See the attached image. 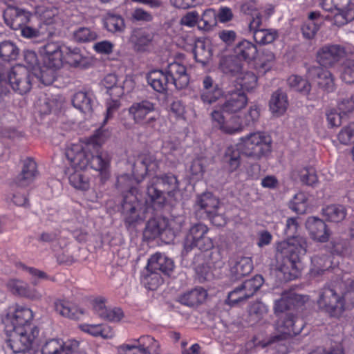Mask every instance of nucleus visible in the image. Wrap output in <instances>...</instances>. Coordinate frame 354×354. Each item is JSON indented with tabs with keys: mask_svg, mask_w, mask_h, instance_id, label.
Masks as SVG:
<instances>
[{
	"mask_svg": "<svg viewBox=\"0 0 354 354\" xmlns=\"http://www.w3.org/2000/svg\"><path fill=\"white\" fill-rule=\"evenodd\" d=\"M33 317L29 308L19 305L8 308L3 322L8 335L7 344L13 353L28 351L38 337L39 329L32 323Z\"/></svg>",
	"mask_w": 354,
	"mask_h": 354,
	"instance_id": "nucleus-1",
	"label": "nucleus"
},
{
	"mask_svg": "<svg viewBox=\"0 0 354 354\" xmlns=\"http://www.w3.org/2000/svg\"><path fill=\"white\" fill-rule=\"evenodd\" d=\"M248 98L242 91L229 92L225 102L216 106L210 113L212 125L226 134H235L243 131L239 113L247 106Z\"/></svg>",
	"mask_w": 354,
	"mask_h": 354,
	"instance_id": "nucleus-2",
	"label": "nucleus"
},
{
	"mask_svg": "<svg viewBox=\"0 0 354 354\" xmlns=\"http://www.w3.org/2000/svg\"><path fill=\"white\" fill-rule=\"evenodd\" d=\"M299 227L296 218H288L286 220L285 233L289 236L286 240L279 242L277 245V251L287 259L286 265L282 268L283 272L291 268L290 277L295 278L299 273L300 260L306 253L307 242L304 237L295 236Z\"/></svg>",
	"mask_w": 354,
	"mask_h": 354,
	"instance_id": "nucleus-3",
	"label": "nucleus"
},
{
	"mask_svg": "<svg viewBox=\"0 0 354 354\" xmlns=\"http://www.w3.org/2000/svg\"><path fill=\"white\" fill-rule=\"evenodd\" d=\"M65 156L73 168L86 169L88 167L96 171H104L109 165L106 153L100 152L93 156L86 150L82 143L71 144L67 147Z\"/></svg>",
	"mask_w": 354,
	"mask_h": 354,
	"instance_id": "nucleus-4",
	"label": "nucleus"
},
{
	"mask_svg": "<svg viewBox=\"0 0 354 354\" xmlns=\"http://www.w3.org/2000/svg\"><path fill=\"white\" fill-rule=\"evenodd\" d=\"M179 190V183L176 176L166 174L154 176L149 181L147 188V202L154 208H160L166 203L165 192L169 197H174Z\"/></svg>",
	"mask_w": 354,
	"mask_h": 354,
	"instance_id": "nucleus-5",
	"label": "nucleus"
},
{
	"mask_svg": "<svg viewBox=\"0 0 354 354\" xmlns=\"http://www.w3.org/2000/svg\"><path fill=\"white\" fill-rule=\"evenodd\" d=\"M271 138L266 133H250L239 139L237 143L241 154L254 160H260L271 151Z\"/></svg>",
	"mask_w": 354,
	"mask_h": 354,
	"instance_id": "nucleus-6",
	"label": "nucleus"
},
{
	"mask_svg": "<svg viewBox=\"0 0 354 354\" xmlns=\"http://www.w3.org/2000/svg\"><path fill=\"white\" fill-rule=\"evenodd\" d=\"M317 304L319 309L330 317L339 318L345 310L348 309L344 301V294L340 296L329 287L321 290Z\"/></svg>",
	"mask_w": 354,
	"mask_h": 354,
	"instance_id": "nucleus-7",
	"label": "nucleus"
},
{
	"mask_svg": "<svg viewBox=\"0 0 354 354\" xmlns=\"http://www.w3.org/2000/svg\"><path fill=\"white\" fill-rule=\"evenodd\" d=\"M32 75L24 66H13L6 75L0 72V80L8 83L12 90L21 95L29 92L32 87Z\"/></svg>",
	"mask_w": 354,
	"mask_h": 354,
	"instance_id": "nucleus-8",
	"label": "nucleus"
},
{
	"mask_svg": "<svg viewBox=\"0 0 354 354\" xmlns=\"http://www.w3.org/2000/svg\"><path fill=\"white\" fill-rule=\"evenodd\" d=\"M321 6L332 14L339 26L354 20V0H322Z\"/></svg>",
	"mask_w": 354,
	"mask_h": 354,
	"instance_id": "nucleus-9",
	"label": "nucleus"
},
{
	"mask_svg": "<svg viewBox=\"0 0 354 354\" xmlns=\"http://www.w3.org/2000/svg\"><path fill=\"white\" fill-rule=\"evenodd\" d=\"M209 228L203 223L193 225L184 241L183 253H187L194 248L208 250L213 248L212 239L207 236Z\"/></svg>",
	"mask_w": 354,
	"mask_h": 354,
	"instance_id": "nucleus-10",
	"label": "nucleus"
},
{
	"mask_svg": "<svg viewBox=\"0 0 354 354\" xmlns=\"http://www.w3.org/2000/svg\"><path fill=\"white\" fill-rule=\"evenodd\" d=\"M119 354H160L158 342L149 335L141 336L118 348Z\"/></svg>",
	"mask_w": 354,
	"mask_h": 354,
	"instance_id": "nucleus-11",
	"label": "nucleus"
},
{
	"mask_svg": "<svg viewBox=\"0 0 354 354\" xmlns=\"http://www.w3.org/2000/svg\"><path fill=\"white\" fill-rule=\"evenodd\" d=\"M263 282V278L259 274L250 279L245 280L239 286L229 292L226 303L233 306L248 299L259 290Z\"/></svg>",
	"mask_w": 354,
	"mask_h": 354,
	"instance_id": "nucleus-12",
	"label": "nucleus"
},
{
	"mask_svg": "<svg viewBox=\"0 0 354 354\" xmlns=\"http://www.w3.org/2000/svg\"><path fill=\"white\" fill-rule=\"evenodd\" d=\"M155 104L147 100L133 102L128 109V113L134 123L151 126L157 118L153 113Z\"/></svg>",
	"mask_w": 354,
	"mask_h": 354,
	"instance_id": "nucleus-13",
	"label": "nucleus"
},
{
	"mask_svg": "<svg viewBox=\"0 0 354 354\" xmlns=\"http://www.w3.org/2000/svg\"><path fill=\"white\" fill-rule=\"evenodd\" d=\"M106 88V92L113 97H120L125 93H129L134 86L131 78L125 77L120 81L116 75L109 74L104 77L102 82Z\"/></svg>",
	"mask_w": 354,
	"mask_h": 354,
	"instance_id": "nucleus-14",
	"label": "nucleus"
},
{
	"mask_svg": "<svg viewBox=\"0 0 354 354\" xmlns=\"http://www.w3.org/2000/svg\"><path fill=\"white\" fill-rule=\"evenodd\" d=\"M78 348L79 342L75 339H50L43 345L41 354H81Z\"/></svg>",
	"mask_w": 354,
	"mask_h": 354,
	"instance_id": "nucleus-15",
	"label": "nucleus"
},
{
	"mask_svg": "<svg viewBox=\"0 0 354 354\" xmlns=\"http://www.w3.org/2000/svg\"><path fill=\"white\" fill-rule=\"evenodd\" d=\"M346 55L345 48L337 44L325 45L317 53V59L323 66H333Z\"/></svg>",
	"mask_w": 354,
	"mask_h": 354,
	"instance_id": "nucleus-16",
	"label": "nucleus"
},
{
	"mask_svg": "<svg viewBox=\"0 0 354 354\" xmlns=\"http://www.w3.org/2000/svg\"><path fill=\"white\" fill-rule=\"evenodd\" d=\"M106 299L103 297L95 298L93 301V308L100 318L110 322H119L124 317L123 310L119 307H106Z\"/></svg>",
	"mask_w": 354,
	"mask_h": 354,
	"instance_id": "nucleus-17",
	"label": "nucleus"
},
{
	"mask_svg": "<svg viewBox=\"0 0 354 354\" xmlns=\"http://www.w3.org/2000/svg\"><path fill=\"white\" fill-rule=\"evenodd\" d=\"M44 64L49 68H59L62 65L63 48L59 44L50 42L39 48Z\"/></svg>",
	"mask_w": 354,
	"mask_h": 354,
	"instance_id": "nucleus-18",
	"label": "nucleus"
},
{
	"mask_svg": "<svg viewBox=\"0 0 354 354\" xmlns=\"http://www.w3.org/2000/svg\"><path fill=\"white\" fill-rule=\"evenodd\" d=\"M139 202L133 194L129 193L124 197L122 208L125 224L127 226L135 225L143 220L139 212Z\"/></svg>",
	"mask_w": 354,
	"mask_h": 354,
	"instance_id": "nucleus-19",
	"label": "nucleus"
},
{
	"mask_svg": "<svg viewBox=\"0 0 354 354\" xmlns=\"http://www.w3.org/2000/svg\"><path fill=\"white\" fill-rule=\"evenodd\" d=\"M32 13L22 8L10 7L3 14L6 24L13 30H18L28 23Z\"/></svg>",
	"mask_w": 354,
	"mask_h": 354,
	"instance_id": "nucleus-20",
	"label": "nucleus"
},
{
	"mask_svg": "<svg viewBox=\"0 0 354 354\" xmlns=\"http://www.w3.org/2000/svg\"><path fill=\"white\" fill-rule=\"evenodd\" d=\"M165 71L176 88L182 89L188 85L189 77L183 64L174 62L169 64Z\"/></svg>",
	"mask_w": 354,
	"mask_h": 354,
	"instance_id": "nucleus-21",
	"label": "nucleus"
},
{
	"mask_svg": "<svg viewBox=\"0 0 354 354\" xmlns=\"http://www.w3.org/2000/svg\"><path fill=\"white\" fill-rule=\"evenodd\" d=\"M310 77H317L319 87L327 93L335 90V79L333 74L328 70L319 66H311L308 69Z\"/></svg>",
	"mask_w": 354,
	"mask_h": 354,
	"instance_id": "nucleus-22",
	"label": "nucleus"
},
{
	"mask_svg": "<svg viewBox=\"0 0 354 354\" xmlns=\"http://www.w3.org/2000/svg\"><path fill=\"white\" fill-rule=\"evenodd\" d=\"M306 227L313 239L319 242H326L330 236V232L326 223L317 217H310L306 222Z\"/></svg>",
	"mask_w": 354,
	"mask_h": 354,
	"instance_id": "nucleus-23",
	"label": "nucleus"
},
{
	"mask_svg": "<svg viewBox=\"0 0 354 354\" xmlns=\"http://www.w3.org/2000/svg\"><path fill=\"white\" fill-rule=\"evenodd\" d=\"M174 223V221L169 222V221L165 218L150 219L147 222L145 227V235L148 236L149 238H156L167 231H172V233L174 234L173 227Z\"/></svg>",
	"mask_w": 354,
	"mask_h": 354,
	"instance_id": "nucleus-24",
	"label": "nucleus"
},
{
	"mask_svg": "<svg viewBox=\"0 0 354 354\" xmlns=\"http://www.w3.org/2000/svg\"><path fill=\"white\" fill-rule=\"evenodd\" d=\"M305 299L306 297L301 295L284 292L281 295V297L274 302V313L278 315L290 309L292 307L299 306L305 301Z\"/></svg>",
	"mask_w": 354,
	"mask_h": 354,
	"instance_id": "nucleus-25",
	"label": "nucleus"
},
{
	"mask_svg": "<svg viewBox=\"0 0 354 354\" xmlns=\"http://www.w3.org/2000/svg\"><path fill=\"white\" fill-rule=\"evenodd\" d=\"M37 175V164L31 158L24 160L21 173L16 177L15 183L19 187H26L30 185Z\"/></svg>",
	"mask_w": 354,
	"mask_h": 354,
	"instance_id": "nucleus-26",
	"label": "nucleus"
},
{
	"mask_svg": "<svg viewBox=\"0 0 354 354\" xmlns=\"http://www.w3.org/2000/svg\"><path fill=\"white\" fill-rule=\"evenodd\" d=\"M147 79L153 89L159 93H163L173 86L165 70L152 71L147 75Z\"/></svg>",
	"mask_w": 354,
	"mask_h": 354,
	"instance_id": "nucleus-27",
	"label": "nucleus"
},
{
	"mask_svg": "<svg viewBox=\"0 0 354 354\" xmlns=\"http://www.w3.org/2000/svg\"><path fill=\"white\" fill-rule=\"evenodd\" d=\"M41 19L46 25H54L55 28L63 26L67 21L66 14L57 8L46 7L41 11Z\"/></svg>",
	"mask_w": 354,
	"mask_h": 354,
	"instance_id": "nucleus-28",
	"label": "nucleus"
},
{
	"mask_svg": "<svg viewBox=\"0 0 354 354\" xmlns=\"http://www.w3.org/2000/svg\"><path fill=\"white\" fill-rule=\"evenodd\" d=\"M288 105V96L282 90L278 89L272 94L269 101V109L274 116L283 115Z\"/></svg>",
	"mask_w": 354,
	"mask_h": 354,
	"instance_id": "nucleus-29",
	"label": "nucleus"
},
{
	"mask_svg": "<svg viewBox=\"0 0 354 354\" xmlns=\"http://www.w3.org/2000/svg\"><path fill=\"white\" fill-rule=\"evenodd\" d=\"M174 268V261L164 254L157 252L148 260L147 269L149 270H156L169 275Z\"/></svg>",
	"mask_w": 354,
	"mask_h": 354,
	"instance_id": "nucleus-30",
	"label": "nucleus"
},
{
	"mask_svg": "<svg viewBox=\"0 0 354 354\" xmlns=\"http://www.w3.org/2000/svg\"><path fill=\"white\" fill-rule=\"evenodd\" d=\"M207 295V291L203 288H196L180 295L177 301L183 305L193 307L202 304Z\"/></svg>",
	"mask_w": 354,
	"mask_h": 354,
	"instance_id": "nucleus-31",
	"label": "nucleus"
},
{
	"mask_svg": "<svg viewBox=\"0 0 354 354\" xmlns=\"http://www.w3.org/2000/svg\"><path fill=\"white\" fill-rule=\"evenodd\" d=\"M73 67H84L86 57L83 55L80 48L76 46H64L62 62Z\"/></svg>",
	"mask_w": 354,
	"mask_h": 354,
	"instance_id": "nucleus-32",
	"label": "nucleus"
},
{
	"mask_svg": "<svg viewBox=\"0 0 354 354\" xmlns=\"http://www.w3.org/2000/svg\"><path fill=\"white\" fill-rule=\"evenodd\" d=\"M218 205V200L210 193L201 195L196 202L198 209L203 211L208 218H213L216 216Z\"/></svg>",
	"mask_w": 354,
	"mask_h": 354,
	"instance_id": "nucleus-33",
	"label": "nucleus"
},
{
	"mask_svg": "<svg viewBox=\"0 0 354 354\" xmlns=\"http://www.w3.org/2000/svg\"><path fill=\"white\" fill-rule=\"evenodd\" d=\"M253 269L251 258L240 257L232 264L230 267V276L234 280H238L250 274Z\"/></svg>",
	"mask_w": 354,
	"mask_h": 354,
	"instance_id": "nucleus-34",
	"label": "nucleus"
},
{
	"mask_svg": "<svg viewBox=\"0 0 354 354\" xmlns=\"http://www.w3.org/2000/svg\"><path fill=\"white\" fill-rule=\"evenodd\" d=\"M241 151L237 145L227 147L224 153L223 162L229 172L236 171L241 165Z\"/></svg>",
	"mask_w": 354,
	"mask_h": 354,
	"instance_id": "nucleus-35",
	"label": "nucleus"
},
{
	"mask_svg": "<svg viewBox=\"0 0 354 354\" xmlns=\"http://www.w3.org/2000/svg\"><path fill=\"white\" fill-rule=\"evenodd\" d=\"M257 48L254 44L248 40L239 42L234 48V55L240 61L252 60L256 57Z\"/></svg>",
	"mask_w": 354,
	"mask_h": 354,
	"instance_id": "nucleus-36",
	"label": "nucleus"
},
{
	"mask_svg": "<svg viewBox=\"0 0 354 354\" xmlns=\"http://www.w3.org/2000/svg\"><path fill=\"white\" fill-rule=\"evenodd\" d=\"M7 286L15 295L31 299H40L41 297V294L36 290L31 291L26 283L19 279H12L9 280Z\"/></svg>",
	"mask_w": 354,
	"mask_h": 354,
	"instance_id": "nucleus-37",
	"label": "nucleus"
},
{
	"mask_svg": "<svg viewBox=\"0 0 354 354\" xmlns=\"http://www.w3.org/2000/svg\"><path fill=\"white\" fill-rule=\"evenodd\" d=\"M193 53L196 61L201 63L203 66H205L212 56L210 43L208 41L197 40Z\"/></svg>",
	"mask_w": 354,
	"mask_h": 354,
	"instance_id": "nucleus-38",
	"label": "nucleus"
},
{
	"mask_svg": "<svg viewBox=\"0 0 354 354\" xmlns=\"http://www.w3.org/2000/svg\"><path fill=\"white\" fill-rule=\"evenodd\" d=\"M81 330L93 336H100L104 339H111L115 335L113 328L106 324H88L80 325Z\"/></svg>",
	"mask_w": 354,
	"mask_h": 354,
	"instance_id": "nucleus-39",
	"label": "nucleus"
},
{
	"mask_svg": "<svg viewBox=\"0 0 354 354\" xmlns=\"http://www.w3.org/2000/svg\"><path fill=\"white\" fill-rule=\"evenodd\" d=\"M54 307L58 314L69 319H78L79 315L83 314L82 311H80L71 302L66 299H56Z\"/></svg>",
	"mask_w": 354,
	"mask_h": 354,
	"instance_id": "nucleus-40",
	"label": "nucleus"
},
{
	"mask_svg": "<svg viewBox=\"0 0 354 354\" xmlns=\"http://www.w3.org/2000/svg\"><path fill=\"white\" fill-rule=\"evenodd\" d=\"M93 95L89 92H76L73 97L72 103L76 109L84 113H89L92 111Z\"/></svg>",
	"mask_w": 354,
	"mask_h": 354,
	"instance_id": "nucleus-41",
	"label": "nucleus"
},
{
	"mask_svg": "<svg viewBox=\"0 0 354 354\" xmlns=\"http://www.w3.org/2000/svg\"><path fill=\"white\" fill-rule=\"evenodd\" d=\"M219 68L225 74L236 76L242 70V65L234 55L222 56L219 62Z\"/></svg>",
	"mask_w": 354,
	"mask_h": 354,
	"instance_id": "nucleus-42",
	"label": "nucleus"
},
{
	"mask_svg": "<svg viewBox=\"0 0 354 354\" xmlns=\"http://www.w3.org/2000/svg\"><path fill=\"white\" fill-rule=\"evenodd\" d=\"M162 151L168 160L180 162L183 159L185 150L178 141L167 140L163 142Z\"/></svg>",
	"mask_w": 354,
	"mask_h": 354,
	"instance_id": "nucleus-43",
	"label": "nucleus"
},
{
	"mask_svg": "<svg viewBox=\"0 0 354 354\" xmlns=\"http://www.w3.org/2000/svg\"><path fill=\"white\" fill-rule=\"evenodd\" d=\"M129 41L136 50H144L152 41V36L144 29L136 28L132 31Z\"/></svg>",
	"mask_w": 354,
	"mask_h": 354,
	"instance_id": "nucleus-44",
	"label": "nucleus"
},
{
	"mask_svg": "<svg viewBox=\"0 0 354 354\" xmlns=\"http://www.w3.org/2000/svg\"><path fill=\"white\" fill-rule=\"evenodd\" d=\"M299 319L292 314H286L285 317L279 320L277 324V329L284 335H296L301 331V327L297 326Z\"/></svg>",
	"mask_w": 354,
	"mask_h": 354,
	"instance_id": "nucleus-45",
	"label": "nucleus"
},
{
	"mask_svg": "<svg viewBox=\"0 0 354 354\" xmlns=\"http://www.w3.org/2000/svg\"><path fill=\"white\" fill-rule=\"evenodd\" d=\"M71 168L74 171L69 174L68 180L70 184L76 189L81 191L88 190L90 188L91 183L88 176L83 172L85 169H77L72 167Z\"/></svg>",
	"mask_w": 354,
	"mask_h": 354,
	"instance_id": "nucleus-46",
	"label": "nucleus"
},
{
	"mask_svg": "<svg viewBox=\"0 0 354 354\" xmlns=\"http://www.w3.org/2000/svg\"><path fill=\"white\" fill-rule=\"evenodd\" d=\"M324 216L330 222L339 223L343 221L347 214L346 208L340 205H331L322 210Z\"/></svg>",
	"mask_w": 354,
	"mask_h": 354,
	"instance_id": "nucleus-47",
	"label": "nucleus"
},
{
	"mask_svg": "<svg viewBox=\"0 0 354 354\" xmlns=\"http://www.w3.org/2000/svg\"><path fill=\"white\" fill-rule=\"evenodd\" d=\"M292 176L295 178L299 177L300 180L307 185L314 186L318 182L315 169L313 167L298 168L292 171Z\"/></svg>",
	"mask_w": 354,
	"mask_h": 354,
	"instance_id": "nucleus-48",
	"label": "nucleus"
},
{
	"mask_svg": "<svg viewBox=\"0 0 354 354\" xmlns=\"http://www.w3.org/2000/svg\"><path fill=\"white\" fill-rule=\"evenodd\" d=\"M236 82L242 89L250 91L254 88L257 84V77L251 71H242L236 75Z\"/></svg>",
	"mask_w": 354,
	"mask_h": 354,
	"instance_id": "nucleus-49",
	"label": "nucleus"
},
{
	"mask_svg": "<svg viewBox=\"0 0 354 354\" xmlns=\"http://www.w3.org/2000/svg\"><path fill=\"white\" fill-rule=\"evenodd\" d=\"M268 312V308L261 301H256L250 306L248 310L249 320L256 324L263 319Z\"/></svg>",
	"mask_w": 354,
	"mask_h": 354,
	"instance_id": "nucleus-50",
	"label": "nucleus"
},
{
	"mask_svg": "<svg viewBox=\"0 0 354 354\" xmlns=\"http://www.w3.org/2000/svg\"><path fill=\"white\" fill-rule=\"evenodd\" d=\"M310 274L316 277L322 274L330 266V261L326 255H315L311 259Z\"/></svg>",
	"mask_w": 354,
	"mask_h": 354,
	"instance_id": "nucleus-51",
	"label": "nucleus"
},
{
	"mask_svg": "<svg viewBox=\"0 0 354 354\" xmlns=\"http://www.w3.org/2000/svg\"><path fill=\"white\" fill-rule=\"evenodd\" d=\"M55 68H49L47 65L43 66H39L32 73V77L34 76L38 79L41 83L45 85H48L53 83L55 77Z\"/></svg>",
	"mask_w": 354,
	"mask_h": 354,
	"instance_id": "nucleus-52",
	"label": "nucleus"
},
{
	"mask_svg": "<svg viewBox=\"0 0 354 354\" xmlns=\"http://www.w3.org/2000/svg\"><path fill=\"white\" fill-rule=\"evenodd\" d=\"M19 55V48L15 43L4 41L0 44V57L5 61H12L17 59Z\"/></svg>",
	"mask_w": 354,
	"mask_h": 354,
	"instance_id": "nucleus-53",
	"label": "nucleus"
},
{
	"mask_svg": "<svg viewBox=\"0 0 354 354\" xmlns=\"http://www.w3.org/2000/svg\"><path fill=\"white\" fill-rule=\"evenodd\" d=\"M73 39L78 43H86L95 41L97 38L95 31L86 27H80L73 33Z\"/></svg>",
	"mask_w": 354,
	"mask_h": 354,
	"instance_id": "nucleus-54",
	"label": "nucleus"
},
{
	"mask_svg": "<svg viewBox=\"0 0 354 354\" xmlns=\"http://www.w3.org/2000/svg\"><path fill=\"white\" fill-rule=\"evenodd\" d=\"M104 26L111 32H121L125 28L123 18L116 15H108L104 20Z\"/></svg>",
	"mask_w": 354,
	"mask_h": 354,
	"instance_id": "nucleus-55",
	"label": "nucleus"
},
{
	"mask_svg": "<svg viewBox=\"0 0 354 354\" xmlns=\"http://www.w3.org/2000/svg\"><path fill=\"white\" fill-rule=\"evenodd\" d=\"M288 83L294 90L304 94L309 93L311 88L310 84L299 75H291L289 77Z\"/></svg>",
	"mask_w": 354,
	"mask_h": 354,
	"instance_id": "nucleus-56",
	"label": "nucleus"
},
{
	"mask_svg": "<svg viewBox=\"0 0 354 354\" xmlns=\"http://www.w3.org/2000/svg\"><path fill=\"white\" fill-rule=\"evenodd\" d=\"M241 10L248 15H252V19L250 20L248 24V30L250 32L254 34V32L257 30H261L262 28H260L262 23L261 15L257 11H254V12H250V6L248 3H245L242 6Z\"/></svg>",
	"mask_w": 354,
	"mask_h": 354,
	"instance_id": "nucleus-57",
	"label": "nucleus"
},
{
	"mask_svg": "<svg viewBox=\"0 0 354 354\" xmlns=\"http://www.w3.org/2000/svg\"><path fill=\"white\" fill-rule=\"evenodd\" d=\"M142 278L144 283L147 284L149 288L151 290L156 288L162 283V278L158 271L149 270L147 266L142 274Z\"/></svg>",
	"mask_w": 354,
	"mask_h": 354,
	"instance_id": "nucleus-58",
	"label": "nucleus"
},
{
	"mask_svg": "<svg viewBox=\"0 0 354 354\" xmlns=\"http://www.w3.org/2000/svg\"><path fill=\"white\" fill-rule=\"evenodd\" d=\"M216 12L213 9L205 10L202 16H200L198 28L204 30H209L216 24Z\"/></svg>",
	"mask_w": 354,
	"mask_h": 354,
	"instance_id": "nucleus-59",
	"label": "nucleus"
},
{
	"mask_svg": "<svg viewBox=\"0 0 354 354\" xmlns=\"http://www.w3.org/2000/svg\"><path fill=\"white\" fill-rule=\"evenodd\" d=\"M261 110L258 105H251L243 117H241L243 129L244 126H250L255 124L259 119Z\"/></svg>",
	"mask_w": 354,
	"mask_h": 354,
	"instance_id": "nucleus-60",
	"label": "nucleus"
},
{
	"mask_svg": "<svg viewBox=\"0 0 354 354\" xmlns=\"http://www.w3.org/2000/svg\"><path fill=\"white\" fill-rule=\"evenodd\" d=\"M277 36V33L275 30L261 29V30H257L253 35L254 41L260 44H268L272 43Z\"/></svg>",
	"mask_w": 354,
	"mask_h": 354,
	"instance_id": "nucleus-61",
	"label": "nucleus"
},
{
	"mask_svg": "<svg viewBox=\"0 0 354 354\" xmlns=\"http://www.w3.org/2000/svg\"><path fill=\"white\" fill-rule=\"evenodd\" d=\"M341 78L346 84L354 83V60L347 59L344 62Z\"/></svg>",
	"mask_w": 354,
	"mask_h": 354,
	"instance_id": "nucleus-62",
	"label": "nucleus"
},
{
	"mask_svg": "<svg viewBox=\"0 0 354 354\" xmlns=\"http://www.w3.org/2000/svg\"><path fill=\"white\" fill-rule=\"evenodd\" d=\"M337 138L343 145H348L351 142L354 143V122L343 127L339 132Z\"/></svg>",
	"mask_w": 354,
	"mask_h": 354,
	"instance_id": "nucleus-63",
	"label": "nucleus"
},
{
	"mask_svg": "<svg viewBox=\"0 0 354 354\" xmlns=\"http://www.w3.org/2000/svg\"><path fill=\"white\" fill-rule=\"evenodd\" d=\"M223 95V91L221 88H212L209 90H202L201 98L202 101L208 104H211Z\"/></svg>",
	"mask_w": 354,
	"mask_h": 354,
	"instance_id": "nucleus-64",
	"label": "nucleus"
}]
</instances>
